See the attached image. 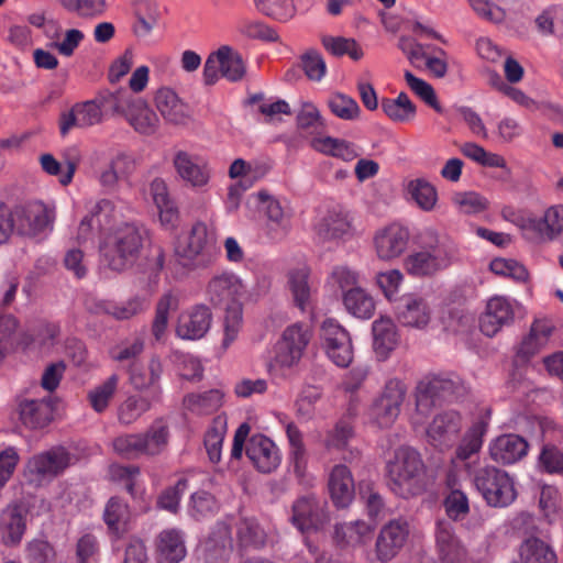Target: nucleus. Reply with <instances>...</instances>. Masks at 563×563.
<instances>
[{
	"label": "nucleus",
	"mask_w": 563,
	"mask_h": 563,
	"mask_svg": "<svg viewBox=\"0 0 563 563\" xmlns=\"http://www.w3.org/2000/svg\"><path fill=\"white\" fill-rule=\"evenodd\" d=\"M313 336L307 322H295L284 329L265 362V369L273 383L280 384L295 378L297 367Z\"/></svg>",
	"instance_id": "1"
},
{
	"label": "nucleus",
	"mask_w": 563,
	"mask_h": 563,
	"mask_svg": "<svg viewBox=\"0 0 563 563\" xmlns=\"http://www.w3.org/2000/svg\"><path fill=\"white\" fill-rule=\"evenodd\" d=\"M426 465L421 454L409 445L394 450L385 464V477L388 488L401 498H410L424 488Z\"/></svg>",
	"instance_id": "2"
},
{
	"label": "nucleus",
	"mask_w": 563,
	"mask_h": 563,
	"mask_svg": "<svg viewBox=\"0 0 563 563\" xmlns=\"http://www.w3.org/2000/svg\"><path fill=\"white\" fill-rule=\"evenodd\" d=\"M147 231L134 222H125L109 232L100 243L102 263L113 272H123L137 260Z\"/></svg>",
	"instance_id": "3"
},
{
	"label": "nucleus",
	"mask_w": 563,
	"mask_h": 563,
	"mask_svg": "<svg viewBox=\"0 0 563 563\" xmlns=\"http://www.w3.org/2000/svg\"><path fill=\"white\" fill-rule=\"evenodd\" d=\"M467 393L464 380L456 373L429 374L422 377L415 389L416 409L428 416L442 402L455 401Z\"/></svg>",
	"instance_id": "4"
},
{
	"label": "nucleus",
	"mask_w": 563,
	"mask_h": 563,
	"mask_svg": "<svg viewBox=\"0 0 563 563\" xmlns=\"http://www.w3.org/2000/svg\"><path fill=\"white\" fill-rule=\"evenodd\" d=\"M470 475L475 489L489 507L506 508L517 499L515 479L505 470L483 465L470 471Z\"/></svg>",
	"instance_id": "5"
},
{
	"label": "nucleus",
	"mask_w": 563,
	"mask_h": 563,
	"mask_svg": "<svg viewBox=\"0 0 563 563\" xmlns=\"http://www.w3.org/2000/svg\"><path fill=\"white\" fill-rule=\"evenodd\" d=\"M118 90L102 91L93 99L75 103L59 118V131L66 135L73 128H89L102 122L108 112L115 114Z\"/></svg>",
	"instance_id": "6"
},
{
	"label": "nucleus",
	"mask_w": 563,
	"mask_h": 563,
	"mask_svg": "<svg viewBox=\"0 0 563 563\" xmlns=\"http://www.w3.org/2000/svg\"><path fill=\"white\" fill-rule=\"evenodd\" d=\"M175 255L187 268L209 266L214 257V247L209 239L207 224L196 222L189 234L177 241Z\"/></svg>",
	"instance_id": "7"
},
{
	"label": "nucleus",
	"mask_w": 563,
	"mask_h": 563,
	"mask_svg": "<svg viewBox=\"0 0 563 563\" xmlns=\"http://www.w3.org/2000/svg\"><path fill=\"white\" fill-rule=\"evenodd\" d=\"M407 395V385L399 378L388 379L382 393L373 401L369 416L382 429L390 428L397 420Z\"/></svg>",
	"instance_id": "8"
},
{
	"label": "nucleus",
	"mask_w": 563,
	"mask_h": 563,
	"mask_svg": "<svg viewBox=\"0 0 563 563\" xmlns=\"http://www.w3.org/2000/svg\"><path fill=\"white\" fill-rule=\"evenodd\" d=\"M246 74V65L240 53L230 46H221L211 53L203 67V81L214 85L220 75L231 82L241 81Z\"/></svg>",
	"instance_id": "9"
},
{
	"label": "nucleus",
	"mask_w": 563,
	"mask_h": 563,
	"mask_svg": "<svg viewBox=\"0 0 563 563\" xmlns=\"http://www.w3.org/2000/svg\"><path fill=\"white\" fill-rule=\"evenodd\" d=\"M115 114L123 117L141 134L151 135L158 125V118L146 101L126 89L118 90Z\"/></svg>",
	"instance_id": "10"
},
{
	"label": "nucleus",
	"mask_w": 563,
	"mask_h": 563,
	"mask_svg": "<svg viewBox=\"0 0 563 563\" xmlns=\"http://www.w3.org/2000/svg\"><path fill=\"white\" fill-rule=\"evenodd\" d=\"M13 224L21 235H36L53 229L55 206L42 201H29L11 211Z\"/></svg>",
	"instance_id": "11"
},
{
	"label": "nucleus",
	"mask_w": 563,
	"mask_h": 563,
	"mask_svg": "<svg viewBox=\"0 0 563 563\" xmlns=\"http://www.w3.org/2000/svg\"><path fill=\"white\" fill-rule=\"evenodd\" d=\"M71 460V454L64 446H53L33 455L26 463V473L31 482L41 484L62 475Z\"/></svg>",
	"instance_id": "12"
},
{
	"label": "nucleus",
	"mask_w": 563,
	"mask_h": 563,
	"mask_svg": "<svg viewBox=\"0 0 563 563\" xmlns=\"http://www.w3.org/2000/svg\"><path fill=\"white\" fill-rule=\"evenodd\" d=\"M451 247L437 243L421 251L410 254L405 260V268L409 275L416 277L432 276L452 264Z\"/></svg>",
	"instance_id": "13"
},
{
	"label": "nucleus",
	"mask_w": 563,
	"mask_h": 563,
	"mask_svg": "<svg viewBox=\"0 0 563 563\" xmlns=\"http://www.w3.org/2000/svg\"><path fill=\"white\" fill-rule=\"evenodd\" d=\"M322 346L327 356L339 367H347L353 361L350 333L335 320L327 319L321 325Z\"/></svg>",
	"instance_id": "14"
},
{
	"label": "nucleus",
	"mask_w": 563,
	"mask_h": 563,
	"mask_svg": "<svg viewBox=\"0 0 563 563\" xmlns=\"http://www.w3.org/2000/svg\"><path fill=\"white\" fill-rule=\"evenodd\" d=\"M290 521L302 533L321 529L329 521L325 503L313 494L297 498L291 507Z\"/></svg>",
	"instance_id": "15"
},
{
	"label": "nucleus",
	"mask_w": 563,
	"mask_h": 563,
	"mask_svg": "<svg viewBox=\"0 0 563 563\" xmlns=\"http://www.w3.org/2000/svg\"><path fill=\"white\" fill-rule=\"evenodd\" d=\"M243 292L242 280L228 272L214 275L207 286V296L212 305L223 307L227 311L236 309Z\"/></svg>",
	"instance_id": "16"
},
{
	"label": "nucleus",
	"mask_w": 563,
	"mask_h": 563,
	"mask_svg": "<svg viewBox=\"0 0 563 563\" xmlns=\"http://www.w3.org/2000/svg\"><path fill=\"white\" fill-rule=\"evenodd\" d=\"M409 532V523L404 519H394L386 523L375 544L377 560L382 563L393 560L405 545Z\"/></svg>",
	"instance_id": "17"
},
{
	"label": "nucleus",
	"mask_w": 563,
	"mask_h": 563,
	"mask_svg": "<svg viewBox=\"0 0 563 563\" xmlns=\"http://www.w3.org/2000/svg\"><path fill=\"white\" fill-rule=\"evenodd\" d=\"M212 320V312L208 306L195 305L179 314L176 334L184 340H200L209 332Z\"/></svg>",
	"instance_id": "18"
},
{
	"label": "nucleus",
	"mask_w": 563,
	"mask_h": 563,
	"mask_svg": "<svg viewBox=\"0 0 563 563\" xmlns=\"http://www.w3.org/2000/svg\"><path fill=\"white\" fill-rule=\"evenodd\" d=\"M515 319L514 303L503 296H495L487 301L486 309L479 318V329L486 336L493 338Z\"/></svg>",
	"instance_id": "19"
},
{
	"label": "nucleus",
	"mask_w": 563,
	"mask_h": 563,
	"mask_svg": "<svg viewBox=\"0 0 563 563\" xmlns=\"http://www.w3.org/2000/svg\"><path fill=\"white\" fill-rule=\"evenodd\" d=\"M462 429V417L455 410H445L432 419L427 429L429 442L439 449L449 448Z\"/></svg>",
	"instance_id": "20"
},
{
	"label": "nucleus",
	"mask_w": 563,
	"mask_h": 563,
	"mask_svg": "<svg viewBox=\"0 0 563 563\" xmlns=\"http://www.w3.org/2000/svg\"><path fill=\"white\" fill-rule=\"evenodd\" d=\"M409 238L408 229L398 223L379 230L374 238L378 257L385 261L399 257L406 251Z\"/></svg>",
	"instance_id": "21"
},
{
	"label": "nucleus",
	"mask_w": 563,
	"mask_h": 563,
	"mask_svg": "<svg viewBox=\"0 0 563 563\" xmlns=\"http://www.w3.org/2000/svg\"><path fill=\"white\" fill-rule=\"evenodd\" d=\"M529 450L527 440L518 434H501L492 440L489 456L496 463L511 465L522 460Z\"/></svg>",
	"instance_id": "22"
},
{
	"label": "nucleus",
	"mask_w": 563,
	"mask_h": 563,
	"mask_svg": "<svg viewBox=\"0 0 563 563\" xmlns=\"http://www.w3.org/2000/svg\"><path fill=\"white\" fill-rule=\"evenodd\" d=\"M246 455L262 473H271L280 463L279 450L263 434H254L246 444Z\"/></svg>",
	"instance_id": "23"
},
{
	"label": "nucleus",
	"mask_w": 563,
	"mask_h": 563,
	"mask_svg": "<svg viewBox=\"0 0 563 563\" xmlns=\"http://www.w3.org/2000/svg\"><path fill=\"white\" fill-rule=\"evenodd\" d=\"M165 9L155 0H136L132 30L134 35L162 32Z\"/></svg>",
	"instance_id": "24"
},
{
	"label": "nucleus",
	"mask_w": 563,
	"mask_h": 563,
	"mask_svg": "<svg viewBox=\"0 0 563 563\" xmlns=\"http://www.w3.org/2000/svg\"><path fill=\"white\" fill-rule=\"evenodd\" d=\"M155 104L168 123L186 124L191 118V108L170 88H161L155 95Z\"/></svg>",
	"instance_id": "25"
},
{
	"label": "nucleus",
	"mask_w": 563,
	"mask_h": 563,
	"mask_svg": "<svg viewBox=\"0 0 563 563\" xmlns=\"http://www.w3.org/2000/svg\"><path fill=\"white\" fill-rule=\"evenodd\" d=\"M330 497L338 508H346L354 499L355 484L346 465H334L329 474Z\"/></svg>",
	"instance_id": "26"
},
{
	"label": "nucleus",
	"mask_w": 563,
	"mask_h": 563,
	"mask_svg": "<svg viewBox=\"0 0 563 563\" xmlns=\"http://www.w3.org/2000/svg\"><path fill=\"white\" fill-rule=\"evenodd\" d=\"M178 176L192 187H202L210 179L207 163L185 151H178L173 159Z\"/></svg>",
	"instance_id": "27"
},
{
	"label": "nucleus",
	"mask_w": 563,
	"mask_h": 563,
	"mask_svg": "<svg viewBox=\"0 0 563 563\" xmlns=\"http://www.w3.org/2000/svg\"><path fill=\"white\" fill-rule=\"evenodd\" d=\"M233 548L231 526L224 521H218L206 542V563H227Z\"/></svg>",
	"instance_id": "28"
},
{
	"label": "nucleus",
	"mask_w": 563,
	"mask_h": 563,
	"mask_svg": "<svg viewBox=\"0 0 563 563\" xmlns=\"http://www.w3.org/2000/svg\"><path fill=\"white\" fill-rule=\"evenodd\" d=\"M187 554L184 533L178 529H165L156 538L157 563H179Z\"/></svg>",
	"instance_id": "29"
},
{
	"label": "nucleus",
	"mask_w": 563,
	"mask_h": 563,
	"mask_svg": "<svg viewBox=\"0 0 563 563\" xmlns=\"http://www.w3.org/2000/svg\"><path fill=\"white\" fill-rule=\"evenodd\" d=\"M435 541L442 563H463L466 552L455 536L451 522L439 521L437 523Z\"/></svg>",
	"instance_id": "30"
},
{
	"label": "nucleus",
	"mask_w": 563,
	"mask_h": 563,
	"mask_svg": "<svg viewBox=\"0 0 563 563\" xmlns=\"http://www.w3.org/2000/svg\"><path fill=\"white\" fill-rule=\"evenodd\" d=\"M490 413L489 409L485 410L465 432L455 451L457 460L466 461L481 451L488 430Z\"/></svg>",
	"instance_id": "31"
},
{
	"label": "nucleus",
	"mask_w": 563,
	"mask_h": 563,
	"mask_svg": "<svg viewBox=\"0 0 563 563\" xmlns=\"http://www.w3.org/2000/svg\"><path fill=\"white\" fill-rule=\"evenodd\" d=\"M153 201L158 210L162 225L168 230L175 229L178 223V209L169 196L168 187L162 178H155L150 186Z\"/></svg>",
	"instance_id": "32"
},
{
	"label": "nucleus",
	"mask_w": 563,
	"mask_h": 563,
	"mask_svg": "<svg viewBox=\"0 0 563 563\" xmlns=\"http://www.w3.org/2000/svg\"><path fill=\"white\" fill-rule=\"evenodd\" d=\"M397 318L406 327L423 328L430 321V309L421 297L408 295L397 307Z\"/></svg>",
	"instance_id": "33"
},
{
	"label": "nucleus",
	"mask_w": 563,
	"mask_h": 563,
	"mask_svg": "<svg viewBox=\"0 0 563 563\" xmlns=\"http://www.w3.org/2000/svg\"><path fill=\"white\" fill-rule=\"evenodd\" d=\"M258 201L263 205L271 227L272 239H283L291 228L290 217L286 213L280 202L267 191H258Z\"/></svg>",
	"instance_id": "34"
},
{
	"label": "nucleus",
	"mask_w": 563,
	"mask_h": 563,
	"mask_svg": "<svg viewBox=\"0 0 563 563\" xmlns=\"http://www.w3.org/2000/svg\"><path fill=\"white\" fill-rule=\"evenodd\" d=\"M373 347L378 360H386L398 344L396 325L389 318H380L372 324Z\"/></svg>",
	"instance_id": "35"
},
{
	"label": "nucleus",
	"mask_w": 563,
	"mask_h": 563,
	"mask_svg": "<svg viewBox=\"0 0 563 563\" xmlns=\"http://www.w3.org/2000/svg\"><path fill=\"white\" fill-rule=\"evenodd\" d=\"M374 528L363 520L338 523L333 540L340 548L356 547L369 539Z\"/></svg>",
	"instance_id": "36"
},
{
	"label": "nucleus",
	"mask_w": 563,
	"mask_h": 563,
	"mask_svg": "<svg viewBox=\"0 0 563 563\" xmlns=\"http://www.w3.org/2000/svg\"><path fill=\"white\" fill-rule=\"evenodd\" d=\"M147 307L148 303L145 298L134 296L122 302L100 300L96 302L95 308L89 307V309L96 313L103 312L110 314L117 320H128L145 311Z\"/></svg>",
	"instance_id": "37"
},
{
	"label": "nucleus",
	"mask_w": 563,
	"mask_h": 563,
	"mask_svg": "<svg viewBox=\"0 0 563 563\" xmlns=\"http://www.w3.org/2000/svg\"><path fill=\"white\" fill-rule=\"evenodd\" d=\"M563 231V205L552 206L543 217H533L531 238L553 240Z\"/></svg>",
	"instance_id": "38"
},
{
	"label": "nucleus",
	"mask_w": 563,
	"mask_h": 563,
	"mask_svg": "<svg viewBox=\"0 0 563 563\" xmlns=\"http://www.w3.org/2000/svg\"><path fill=\"white\" fill-rule=\"evenodd\" d=\"M20 419L30 429H42L53 419V406L46 400H25L20 405Z\"/></svg>",
	"instance_id": "39"
},
{
	"label": "nucleus",
	"mask_w": 563,
	"mask_h": 563,
	"mask_svg": "<svg viewBox=\"0 0 563 563\" xmlns=\"http://www.w3.org/2000/svg\"><path fill=\"white\" fill-rule=\"evenodd\" d=\"M2 539L7 545L18 544L25 531V516L19 505L7 507L1 515Z\"/></svg>",
	"instance_id": "40"
},
{
	"label": "nucleus",
	"mask_w": 563,
	"mask_h": 563,
	"mask_svg": "<svg viewBox=\"0 0 563 563\" xmlns=\"http://www.w3.org/2000/svg\"><path fill=\"white\" fill-rule=\"evenodd\" d=\"M350 230L347 213L341 208L329 210L317 225V233L323 240L341 239L349 234Z\"/></svg>",
	"instance_id": "41"
},
{
	"label": "nucleus",
	"mask_w": 563,
	"mask_h": 563,
	"mask_svg": "<svg viewBox=\"0 0 563 563\" xmlns=\"http://www.w3.org/2000/svg\"><path fill=\"white\" fill-rule=\"evenodd\" d=\"M311 146L319 153L345 162H351L360 155L357 147L353 143L331 136L314 137L311 140Z\"/></svg>",
	"instance_id": "42"
},
{
	"label": "nucleus",
	"mask_w": 563,
	"mask_h": 563,
	"mask_svg": "<svg viewBox=\"0 0 563 563\" xmlns=\"http://www.w3.org/2000/svg\"><path fill=\"white\" fill-rule=\"evenodd\" d=\"M521 563H556V554L552 547L537 537H530L519 547Z\"/></svg>",
	"instance_id": "43"
},
{
	"label": "nucleus",
	"mask_w": 563,
	"mask_h": 563,
	"mask_svg": "<svg viewBox=\"0 0 563 563\" xmlns=\"http://www.w3.org/2000/svg\"><path fill=\"white\" fill-rule=\"evenodd\" d=\"M140 434L145 455H157L162 453L168 444L169 426L164 418H157L145 432Z\"/></svg>",
	"instance_id": "44"
},
{
	"label": "nucleus",
	"mask_w": 563,
	"mask_h": 563,
	"mask_svg": "<svg viewBox=\"0 0 563 563\" xmlns=\"http://www.w3.org/2000/svg\"><path fill=\"white\" fill-rule=\"evenodd\" d=\"M70 153L71 154H69L65 161V172L62 169V164L52 154H43L40 157L42 169L48 175L58 176V180L63 186H67L71 183L79 164L78 150L73 148L70 150Z\"/></svg>",
	"instance_id": "45"
},
{
	"label": "nucleus",
	"mask_w": 563,
	"mask_h": 563,
	"mask_svg": "<svg viewBox=\"0 0 563 563\" xmlns=\"http://www.w3.org/2000/svg\"><path fill=\"white\" fill-rule=\"evenodd\" d=\"M223 402V394L219 389H210L203 393L189 394L184 398V406L195 415H211Z\"/></svg>",
	"instance_id": "46"
},
{
	"label": "nucleus",
	"mask_w": 563,
	"mask_h": 563,
	"mask_svg": "<svg viewBox=\"0 0 563 563\" xmlns=\"http://www.w3.org/2000/svg\"><path fill=\"white\" fill-rule=\"evenodd\" d=\"M235 529L241 549H260L266 542V533L255 518H241Z\"/></svg>",
	"instance_id": "47"
},
{
	"label": "nucleus",
	"mask_w": 563,
	"mask_h": 563,
	"mask_svg": "<svg viewBox=\"0 0 563 563\" xmlns=\"http://www.w3.org/2000/svg\"><path fill=\"white\" fill-rule=\"evenodd\" d=\"M345 309L356 318L369 319L375 311L373 297L362 287L349 289L343 294Z\"/></svg>",
	"instance_id": "48"
},
{
	"label": "nucleus",
	"mask_w": 563,
	"mask_h": 563,
	"mask_svg": "<svg viewBox=\"0 0 563 563\" xmlns=\"http://www.w3.org/2000/svg\"><path fill=\"white\" fill-rule=\"evenodd\" d=\"M551 329L541 321H534L530 328V332L525 336L517 350V356L528 361L536 355L542 346L548 342Z\"/></svg>",
	"instance_id": "49"
},
{
	"label": "nucleus",
	"mask_w": 563,
	"mask_h": 563,
	"mask_svg": "<svg viewBox=\"0 0 563 563\" xmlns=\"http://www.w3.org/2000/svg\"><path fill=\"white\" fill-rule=\"evenodd\" d=\"M178 296L172 291L165 292L157 301L155 317L152 322V334L156 341H161L167 330L169 312L178 309Z\"/></svg>",
	"instance_id": "50"
},
{
	"label": "nucleus",
	"mask_w": 563,
	"mask_h": 563,
	"mask_svg": "<svg viewBox=\"0 0 563 563\" xmlns=\"http://www.w3.org/2000/svg\"><path fill=\"white\" fill-rule=\"evenodd\" d=\"M383 112L394 122H409L416 117L417 108L406 92H400L395 99L383 98Z\"/></svg>",
	"instance_id": "51"
},
{
	"label": "nucleus",
	"mask_w": 563,
	"mask_h": 563,
	"mask_svg": "<svg viewBox=\"0 0 563 563\" xmlns=\"http://www.w3.org/2000/svg\"><path fill=\"white\" fill-rule=\"evenodd\" d=\"M130 383L135 389H145L155 386L163 373V366L157 357H152L146 367L132 364L129 369Z\"/></svg>",
	"instance_id": "52"
},
{
	"label": "nucleus",
	"mask_w": 563,
	"mask_h": 563,
	"mask_svg": "<svg viewBox=\"0 0 563 563\" xmlns=\"http://www.w3.org/2000/svg\"><path fill=\"white\" fill-rule=\"evenodd\" d=\"M119 382V375L112 374L101 384L89 390L87 398L96 412L101 413L107 410L118 390Z\"/></svg>",
	"instance_id": "53"
},
{
	"label": "nucleus",
	"mask_w": 563,
	"mask_h": 563,
	"mask_svg": "<svg viewBox=\"0 0 563 563\" xmlns=\"http://www.w3.org/2000/svg\"><path fill=\"white\" fill-rule=\"evenodd\" d=\"M410 198L423 211H431L437 205L438 192L433 185L422 178L412 179L407 185Z\"/></svg>",
	"instance_id": "54"
},
{
	"label": "nucleus",
	"mask_w": 563,
	"mask_h": 563,
	"mask_svg": "<svg viewBox=\"0 0 563 563\" xmlns=\"http://www.w3.org/2000/svg\"><path fill=\"white\" fill-rule=\"evenodd\" d=\"M129 516V506L123 499L111 497L108 500L103 511V520L111 532L119 533L128 522Z\"/></svg>",
	"instance_id": "55"
},
{
	"label": "nucleus",
	"mask_w": 563,
	"mask_h": 563,
	"mask_svg": "<svg viewBox=\"0 0 563 563\" xmlns=\"http://www.w3.org/2000/svg\"><path fill=\"white\" fill-rule=\"evenodd\" d=\"M151 401L143 396H130L118 408V419L123 424H131L151 409Z\"/></svg>",
	"instance_id": "56"
},
{
	"label": "nucleus",
	"mask_w": 563,
	"mask_h": 563,
	"mask_svg": "<svg viewBox=\"0 0 563 563\" xmlns=\"http://www.w3.org/2000/svg\"><path fill=\"white\" fill-rule=\"evenodd\" d=\"M327 103L331 112L341 120L353 121L361 112L355 99L341 92L332 93Z\"/></svg>",
	"instance_id": "57"
},
{
	"label": "nucleus",
	"mask_w": 563,
	"mask_h": 563,
	"mask_svg": "<svg viewBox=\"0 0 563 563\" xmlns=\"http://www.w3.org/2000/svg\"><path fill=\"white\" fill-rule=\"evenodd\" d=\"M144 345V339L141 336L125 339L111 347L109 355L111 360L115 362H130L131 366L132 364H136L135 361L143 353Z\"/></svg>",
	"instance_id": "58"
},
{
	"label": "nucleus",
	"mask_w": 563,
	"mask_h": 563,
	"mask_svg": "<svg viewBox=\"0 0 563 563\" xmlns=\"http://www.w3.org/2000/svg\"><path fill=\"white\" fill-rule=\"evenodd\" d=\"M397 46L407 56L410 64L417 68L422 67L437 48L429 44L418 43L416 37H399Z\"/></svg>",
	"instance_id": "59"
},
{
	"label": "nucleus",
	"mask_w": 563,
	"mask_h": 563,
	"mask_svg": "<svg viewBox=\"0 0 563 563\" xmlns=\"http://www.w3.org/2000/svg\"><path fill=\"white\" fill-rule=\"evenodd\" d=\"M309 271L307 267L292 269L288 275L289 288L292 292L294 300L297 307L301 310L305 309L310 296V288L308 285Z\"/></svg>",
	"instance_id": "60"
},
{
	"label": "nucleus",
	"mask_w": 563,
	"mask_h": 563,
	"mask_svg": "<svg viewBox=\"0 0 563 563\" xmlns=\"http://www.w3.org/2000/svg\"><path fill=\"white\" fill-rule=\"evenodd\" d=\"M537 31L540 33H562L563 32V7L551 5L545 8L534 19Z\"/></svg>",
	"instance_id": "61"
},
{
	"label": "nucleus",
	"mask_w": 563,
	"mask_h": 563,
	"mask_svg": "<svg viewBox=\"0 0 563 563\" xmlns=\"http://www.w3.org/2000/svg\"><path fill=\"white\" fill-rule=\"evenodd\" d=\"M405 80L409 88L429 107L438 113H443V108L438 101L433 87L426 80L416 77L411 71H405Z\"/></svg>",
	"instance_id": "62"
},
{
	"label": "nucleus",
	"mask_w": 563,
	"mask_h": 563,
	"mask_svg": "<svg viewBox=\"0 0 563 563\" xmlns=\"http://www.w3.org/2000/svg\"><path fill=\"white\" fill-rule=\"evenodd\" d=\"M354 437V427L346 418L340 419L334 428L327 433L324 444L327 449L343 450Z\"/></svg>",
	"instance_id": "63"
},
{
	"label": "nucleus",
	"mask_w": 563,
	"mask_h": 563,
	"mask_svg": "<svg viewBox=\"0 0 563 563\" xmlns=\"http://www.w3.org/2000/svg\"><path fill=\"white\" fill-rule=\"evenodd\" d=\"M88 216L92 218L98 230H108L117 219L114 203L109 199H101L93 205Z\"/></svg>",
	"instance_id": "64"
}]
</instances>
